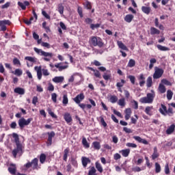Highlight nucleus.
Listing matches in <instances>:
<instances>
[{
	"mask_svg": "<svg viewBox=\"0 0 175 175\" xmlns=\"http://www.w3.org/2000/svg\"><path fill=\"white\" fill-rule=\"evenodd\" d=\"M12 137L14 138L16 144V148L12 150V154L14 157L16 158L17 154H23V145L20 144V139L18 138V135L17 133H14Z\"/></svg>",
	"mask_w": 175,
	"mask_h": 175,
	"instance_id": "obj_1",
	"label": "nucleus"
},
{
	"mask_svg": "<svg viewBox=\"0 0 175 175\" xmlns=\"http://www.w3.org/2000/svg\"><path fill=\"white\" fill-rule=\"evenodd\" d=\"M32 118H28L27 120H25L24 118H21L18 120V124L20 126L21 129H23L24 127L27 125H29L31 124V122L32 121Z\"/></svg>",
	"mask_w": 175,
	"mask_h": 175,
	"instance_id": "obj_2",
	"label": "nucleus"
},
{
	"mask_svg": "<svg viewBox=\"0 0 175 175\" xmlns=\"http://www.w3.org/2000/svg\"><path fill=\"white\" fill-rule=\"evenodd\" d=\"M91 44L94 46V47H96V46L98 47H103V42H102V39L99 37H92L91 40Z\"/></svg>",
	"mask_w": 175,
	"mask_h": 175,
	"instance_id": "obj_3",
	"label": "nucleus"
},
{
	"mask_svg": "<svg viewBox=\"0 0 175 175\" xmlns=\"http://www.w3.org/2000/svg\"><path fill=\"white\" fill-rule=\"evenodd\" d=\"M163 75V70L162 68H159L158 67H154V73L153 75V79H160V77H162V75Z\"/></svg>",
	"mask_w": 175,
	"mask_h": 175,
	"instance_id": "obj_4",
	"label": "nucleus"
},
{
	"mask_svg": "<svg viewBox=\"0 0 175 175\" xmlns=\"http://www.w3.org/2000/svg\"><path fill=\"white\" fill-rule=\"evenodd\" d=\"M42 57H44V61H46L47 62H49L51 59V58H53V53H49V52H45L44 51H43L42 52Z\"/></svg>",
	"mask_w": 175,
	"mask_h": 175,
	"instance_id": "obj_5",
	"label": "nucleus"
},
{
	"mask_svg": "<svg viewBox=\"0 0 175 175\" xmlns=\"http://www.w3.org/2000/svg\"><path fill=\"white\" fill-rule=\"evenodd\" d=\"M48 142L46 146H51L53 144V138L55 136V133L54 131H51V133H48Z\"/></svg>",
	"mask_w": 175,
	"mask_h": 175,
	"instance_id": "obj_6",
	"label": "nucleus"
},
{
	"mask_svg": "<svg viewBox=\"0 0 175 175\" xmlns=\"http://www.w3.org/2000/svg\"><path fill=\"white\" fill-rule=\"evenodd\" d=\"M84 94L81 93L78 94L75 98H73L74 102L77 104H80V102L84 99Z\"/></svg>",
	"mask_w": 175,
	"mask_h": 175,
	"instance_id": "obj_7",
	"label": "nucleus"
},
{
	"mask_svg": "<svg viewBox=\"0 0 175 175\" xmlns=\"http://www.w3.org/2000/svg\"><path fill=\"white\" fill-rule=\"evenodd\" d=\"M133 139H135V140H136L139 143H142L143 144H148V142H147V140H146L145 139H142L139 136H134Z\"/></svg>",
	"mask_w": 175,
	"mask_h": 175,
	"instance_id": "obj_8",
	"label": "nucleus"
},
{
	"mask_svg": "<svg viewBox=\"0 0 175 175\" xmlns=\"http://www.w3.org/2000/svg\"><path fill=\"white\" fill-rule=\"evenodd\" d=\"M64 118L66 122H67V124H70V122L72 121V116H70V113L68 112L65 113L64 116Z\"/></svg>",
	"mask_w": 175,
	"mask_h": 175,
	"instance_id": "obj_9",
	"label": "nucleus"
},
{
	"mask_svg": "<svg viewBox=\"0 0 175 175\" xmlns=\"http://www.w3.org/2000/svg\"><path fill=\"white\" fill-rule=\"evenodd\" d=\"M34 69L37 72V76H38V80H41L42 79V67L36 66Z\"/></svg>",
	"mask_w": 175,
	"mask_h": 175,
	"instance_id": "obj_10",
	"label": "nucleus"
},
{
	"mask_svg": "<svg viewBox=\"0 0 175 175\" xmlns=\"http://www.w3.org/2000/svg\"><path fill=\"white\" fill-rule=\"evenodd\" d=\"M167 110V108L165 106V105L161 104V107L159 109V111L162 114L163 116H166V111Z\"/></svg>",
	"mask_w": 175,
	"mask_h": 175,
	"instance_id": "obj_11",
	"label": "nucleus"
},
{
	"mask_svg": "<svg viewBox=\"0 0 175 175\" xmlns=\"http://www.w3.org/2000/svg\"><path fill=\"white\" fill-rule=\"evenodd\" d=\"M152 93H148L147 96L148 98V100H150V103H152L154 102V98H155V93L154 92V90H151Z\"/></svg>",
	"mask_w": 175,
	"mask_h": 175,
	"instance_id": "obj_12",
	"label": "nucleus"
},
{
	"mask_svg": "<svg viewBox=\"0 0 175 175\" xmlns=\"http://www.w3.org/2000/svg\"><path fill=\"white\" fill-rule=\"evenodd\" d=\"M88 163H91V160L87 157H82V165L83 167H87V165H88Z\"/></svg>",
	"mask_w": 175,
	"mask_h": 175,
	"instance_id": "obj_13",
	"label": "nucleus"
},
{
	"mask_svg": "<svg viewBox=\"0 0 175 175\" xmlns=\"http://www.w3.org/2000/svg\"><path fill=\"white\" fill-rule=\"evenodd\" d=\"M16 165L10 164V167H8V171L10 172V173L11 174H16Z\"/></svg>",
	"mask_w": 175,
	"mask_h": 175,
	"instance_id": "obj_14",
	"label": "nucleus"
},
{
	"mask_svg": "<svg viewBox=\"0 0 175 175\" xmlns=\"http://www.w3.org/2000/svg\"><path fill=\"white\" fill-rule=\"evenodd\" d=\"M15 94H18L19 95H24L25 94V90L21 88H16L14 89Z\"/></svg>",
	"mask_w": 175,
	"mask_h": 175,
	"instance_id": "obj_15",
	"label": "nucleus"
},
{
	"mask_svg": "<svg viewBox=\"0 0 175 175\" xmlns=\"http://www.w3.org/2000/svg\"><path fill=\"white\" fill-rule=\"evenodd\" d=\"M174 129H175L174 124H172L171 126H170V127L166 131L167 135H172V133H173V132H174Z\"/></svg>",
	"mask_w": 175,
	"mask_h": 175,
	"instance_id": "obj_16",
	"label": "nucleus"
},
{
	"mask_svg": "<svg viewBox=\"0 0 175 175\" xmlns=\"http://www.w3.org/2000/svg\"><path fill=\"white\" fill-rule=\"evenodd\" d=\"M118 46L119 47V49H121L122 50H125L126 51H128V48L126 47V46H125V44H124V43H122V42L121 41H118Z\"/></svg>",
	"mask_w": 175,
	"mask_h": 175,
	"instance_id": "obj_17",
	"label": "nucleus"
},
{
	"mask_svg": "<svg viewBox=\"0 0 175 175\" xmlns=\"http://www.w3.org/2000/svg\"><path fill=\"white\" fill-rule=\"evenodd\" d=\"M38 160L37 158H35L31 162V167L35 170V169H38Z\"/></svg>",
	"mask_w": 175,
	"mask_h": 175,
	"instance_id": "obj_18",
	"label": "nucleus"
},
{
	"mask_svg": "<svg viewBox=\"0 0 175 175\" xmlns=\"http://www.w3.org/2000/svg\"><path fill=\"white\" fill-rule=\"evenodd\" d=\"M159 157V154L158 153V149L157 148V146L154 148V152L152 155V159H157Z\"/></svg>",
	"mask_w": 175,
	"mask_h": 175,
	"instance_id": "obj_19",
	"label": "nucleus"
},
{
	"mask_svg": "<svg viewBox=\"0 0 175 175\" xmlns=\"http://www.w3.org/2000/svg\"><path fill=\"white\" fill-rule=\"evenodd\" d=\"M69 154V148H66L64 151L63 159L66 162L68 161V155Z\"/></svg>",
	"mask_w": 175,
	"mask_h": 175,
	"instance_id": "obj_20",
	"label": "nucleus"
},
{
	"mask_svg": "<svg viewBox=\"0 0 175 175\" xmlns=\"http://www.w3.org/2000/svg\"><path fill=\"white\" fill-rule=\"evenodd\" d=\"M150 33H151V35H159V33H161V31L155 27H151L150 28Z\"/></svg>",
	"mask_w": 175,
	"mask_h": 175,
	"instance_id": "obj_21",
	"label": "nucleus"
},
{
	"mask_svg": "<svg viewBox=\"0 0 175 175\" xmlns=\"http://www.w3.org/2000/svg\"><path fill=\"white\" fill-rule=\"evenodd\" d=\"M62 103L64 106H66L69 103V99L68 98V94L63 95Z\"/></svg>",
	"mask_w": 175,
	"mask_h": 175,
	"instance_id": "obj_22",
	"label": "nucleus"
},
{
	"mask_svg": "<svg viewBox=\"0 0 175 175\" xmlns=\"http://www.w3.org/2000/svg\"><path fill=\"white\" fill-rule=\"evenodd\" d=\"M142 10L144 13H145V14H150V12H151V8L142 6Z\"/></svg>",
	"mask_w": 175,
	"mask_h": 175,
	"instance_id": "obj_23",
	"label": "nucleus"
},
{
	"mask_svg": "<svg viewBox=\"0 0 175 175\" xmlns=\"http://www.w3.org/2000/svg\"><path fill=\"white\" fill-rule=\"evenodd\" d=\"M157 47L158 50H160V51H169L170 50V49H169L168 47L163 46L161 44L157 45Z\"/></svg>",
	"mask_w": 175,
	"mask_h": 175,
	"instance_id": "obj_24",
	"label": "nucleus"
},
{
	"mask_svg": "<svg viewBox=\"0 0 175 175\" xmlns=\"http://www.w3.org/2000/svg\"><path fill=\"white\" fill-rule=\"evenodd\" d=\"M133 15L132 14H127L124 17V21H126V23H132V21L133 20Z\"/></svg>",
	"mask_w": 175,
	"mask_h": 175,
	"instance_id": "obj_25",
	"label": "nucleus"
},
{
	"mask_svg": "<svg viewBox=\"0 0 175 175\" xmlns=\"http://www.w3.org/2000/svg\"><path fill=\"white\" fill-rule=\"evenodd\" d=\"M12 73L15 75V76L20 77L23 75V70L20 68H17L15 70V71H12Z\"/></svg>",
	"mask_w": 175,
	"mask_h": 175,
	"instance_id": "obj_26",
	"label": "nucleus"
},
{
	"mask_svg": "<svg viewBox=\"0 0 175 175\" xmlns=\"http://www.w3.org/2000/svg\"><path fill=\"white\" fill-rule=\"evenodd\" d=\"M159 91L161 94H165L166 92V88L162 83L159 85Z\"/></svg>",
	"mask_w": 175,
	"mask_h": 175,
	"instance_id": "obj_27",
	"label": "nucleus"
},
{
	"mask_svg": "<svg viewBox=\"0 0 175 175\" xmlns=\"http://www.w3.org/2000/svg\"><path fill=\"white\" fill-rule=\"evenodd\" d=\"M54 83H62L64 81V77H55L53 79Z\"/></svg>",
	"mask_w": 175,
	"mask_h": 175,
	"instance_id": "obj_28",
	"label": "nucleus"
},
{
	"mask_svg": "<svg viewBox=\"0 0 175 175\" xmlns=\"http://www.w3.org/2000/svg\"><path fill=\"white\" fill-rule=\"evenodd\" d=\"M82 144L85 147V148H90V144H88V142L85 137H83L82 139Z\"/></svg>",
	"mask_w": 175,
	"mask_h": 175,
	"instance_id": "obj_29",
	"label": "nucleus"
},
{
	"mask_svg": "<svg viewBox=\"0 0 175 175\" xmlns=\"http://www.w3.org/2000/svg\"><path fill=\"white\" fill-rule=\"evenodd\" d=\"M139 102H141V103H151V101L148 99V96H146V97H143L139 100Z\"/></svg>",
	"mask_w": 175,
	"mask_h": 175,
	"instance_id": "obj_30",
	"label": "nucleus"
},
{
	"mask_svg": "<svg viewBox=\"0 0 175 175\" xmlns=\"http://www.w3.org/2000/svg\"><path fill=\"white\" fill-rule=\"evenodd\" d=\"M146 85L150 88L152 85V77H148L146 81Z\"/></svg>",
	"mask_w": 175,
	"mask_h": 175,
	"instance_id": "obj_31",
	"label": "nucleus"
},
{
	"mask_svg": "<svg viewBox=\"0 0 175 175\" xmlns=\"http://www.w3.org/2000/svg\"><path fill=\"white\" fill-rule=\"evenodd\" d=\"M118 105L119 106H121L122 107H124L126 103H125V98H122L120 99H119L118 102Z\"/></svg>",
	"mask_w": 175,
	"mask_h": 175,
	"instance_id": "obj_32",
	"label": "nucleus"
},
{
	"mask_svg": "<svg viewBox=\"0 0 175 175\" xmlns=\"http://www.w3.org/2000/svg\"><path fill=\"white\" fill-rule=\"evenodd\" d=\"M154 109V107H146L145 109V113L148 114V116H152V113H151V111Z\"/></svg>",
	"mask_w": 175,
	"mask_h": 175,
	"instance_id": "obj_33",
	"label": "nucleus"
},
{
	"mask_svg": "<svg viewBox=\"0 0 175 175\" xmlns=\"http://www.w3.org/2000/svg\"><path fill=\"white\" fill-rule=\"evenodd\" d=\"M173 98V92L172 90H168L167 91V99L168 100H172V98Z\"/></svg>",
	"mask_w": 175,
	"mask_h": 175,
	"instance_id": "obj_34",
	"label": "nucleus"
},
{
	"mask_svg": "<svg viewBox=\"0 0 175 175\" xmlns=\"http://www.w3.org/2000/svg\"><path fill=\"white\" fill-rule=\"evenodd\" d=\"M118 100V97L117 96H111L109 97V101L111 103H116Z\"/></svg>",
	"mask_w": 175,
	"mask_h": 175,
	"instance_id": "obj_35",
	"label": "nucleus"
},
{
	"mask_svg": "<svg viewBox=\"0 0 175 175\" xmlns=\"http://www.w3.org/2000/svg\"><path fill=\"white\" fill-rule=\"evenodd\" d=\"M154 64H157V59L152 58L150 60L149 69L154 68Z\"/></svg>",
	"mask_w": 175,
	"mask_h": 175,
	"instance_id": "obj_36",
	"label": "nucleus"
},
{
	"mask_svg": "<svg viewBox=\"0 0 175 175\" xmlns=\"http://www.w3.org/2000/svg\"><path fill=\"white\" fill-rule=\"evenodd\" d=\"M136 65V62L133 59H131L128 63L129 68H133Z\"/></svg>",
	"mask_w": 175,
	"mask_h": 175,
	"instance_id": "obj_37",
	"label": "nucleus"
},
{
	"mask_svg": "<svg viewBox=\"0 0 175 175\" xmlns=\"http://www.w3.org/2000/svg\"><path fill=\"white\" fill-rule=\"evenodd\" d=\"M10 24H12V23L9 20L0 21V26L6 25H10Z\"/></svg>",
	"mask_w": 175,
	"mask_h": 175,
	"instance_id": "obj_38",
	"label": "nucleus"
},
{
	"mask_svg": "<svg viewBox=\"0 0 175 175\" xmlns=\"http://www.w3.org/2000/svg\"><path fill=\"white\" fill-rule=\"evenodd\" d=\"M88 175H97L96 169H95V167H92L90 168V170L88 172Z\"/></svg>",
	"mask_w": 175,
	"mask_h": 175,
	"instance_id": "obj_39",
	"label": "nucleus"
},
{
	"mask_svg": "<svg viewBox=\"0 0 175 175\" xmlns=\"http://www.w3.org/2000/svg\"><path fill=\"white\" fill-rule=\"evenodd\" d=\"M58 12L60 14H64V5H62V3H59L58 4Z\"/></svg>",
	"mask_w": 175,
	"mask_h": 175,
	"instance_id": "obj_40",
	"label": "nucleus"
},
{
	"mask_svg": "<svg viewBox=\"0 0 175 175\" xmlns=\"http://www.w3.org/2000/svg\"><path fill=\"white\" fill-rule=\"evenodd\" d=\"M129 152H131V150L129 149L123 150H122V155L126 157L129 155Z\"/></svg>",
	"mask_w": 175,
	"mask_h": 175,
	"instance_id": "obj_41",
	"label": "nucleus"
},
{
	"mask_svg": "<svg viewBox=\"0 0 175 175\" xmlns=\"http://www.w3.org/2000/svg\"><path fill=\"white\" fill-rule=\"evenodd\" d=\"M154 166L156 173H161V165L158 163H155Z\"/></svg>",
	"mask_w": 175,
	"mask_h": 175,
	"instance_id": "obj_42",
	"label": "nucleus"
},
{
	"mask_svg": "<svg viewBox=\"0 0 175 175\" xmlns=\"http://www.w3.org/2000/svg\"><path fill=\"white\" fill-rule=\"evenodd\" d=\"M93 146L96 150H100V144L99 142H93Z\"/></svg>",
	"mask_w": 175,
	"mask_h": 175,
	"instance_id": "obj_43",
	"label": "nucleus"
},
{
	"mask_svg": "<svg viewBox=\"0 0 175 175\" xmlns=\"http://www.w3.org/2000/svg\"><path fill=\"white\" fill-rule=\"evenodd\" d=\"M96 167L97 170L100 172V173H102L103 172V168L102 167V165L99 163H96Z\"/></svg>",
	"mask_w": 175,
	"mask_h": 175,
	"instance_id": "obj_44",
	"label": "nucleus"
},
{
	"mask_svg": "<svg viewBox=\"0 0 175 175\" xmlns=\"http://www.w3.org/2000/svg\"><path fill=\"white\" fill-rule=\"evenodd\" d=\"M27 61H29V62H36V58L27 56L25 58Z\"/></svg>",
	"mask_w": 175,
	"mask_h": 175,
	"instance_id": "obj_45",
	"label": "nucleus"
},
{
	"mask_svg": "<svg viewBox=\"0 0 175 175\" xmlns=\"http://www.w3.org/2000/svg\"><path fill=\"white\" fill-rule=\"evenodd\" d=\"M90 70H92V72H94V76L96 77H98V78H100V72H99V71L98 70H94V68H90Z\"/></svg>",
	"mask_w": 175,
	"mask_h": 175,
	"instance_id": "obj_46",
	"label": "nucleus"
},
{
	"mask_svg": "<svg viewBox=\"0 0 175 175\" xmlns=\"http://www.w3.org/2000/svg\"><path fill=\"white\" fill-rule=\"evenodd\" d=\"M46 161V154H41L40 157V161L41 163H44Z\"/></svg>",
	"mask_w": 175,
	"mask_h": 175,
	"instance_id": "obj_47",
	"label": "nucleus"
},
{
	"mask_svg": "<svg viewBox=\"0 0 175 175\" xmlns=\"http://www.w3.org/2000/svg\"><path fill=\"white\" fill-rule=\"evenodd\" d=\"M124 84H125V81L124 79H121V82L117 83L116 86L118 88H121V87H124Z\"/></svg>",
	"mask_w": 175,
	"mask_h": 175,
	"instance_id": "obj_48",
	"label": "nucleus"
},
{
	"mask_svg": "<svg viewBox=\"0 0 175 175\" xmlns=\"http://www.w3.org/2000/svg\"><path fill=\"white\" fill-rule=\"evenodd\" d=\"M47 111L53 118H57V116L54 114V112L51 111V109L49 108Z\"/></svg>",
	"mask_w": 175,
	"mask_h": 175,
	"instance_id": "obj_49",
	"label": "nucleus"
},
{
	"mask_svg": "<svg viewBox=\"0 0 175 175\" xmlns=\"http://www.w3.org/2000/svg\"><path fill=\"white\" fill-rule=\"evenodd\" d=\"M131 103H133V107L135 110H137V109H139V103H137V101L133 100Z\"/></svg>",
	"mask_w": 175,
	"mask_h": 175,
	"instance_id": "obj_50",
	"label": "nucleus"
},
{
	"mask_svg": "<svg viewBox=\"0 0 175 175\" xmlns=\"http://www.w3.org/2000/svg\"><path fill=\"white\" fill-rule=\"evenodd\" d=\"M161 83L165 85H172V83H170V81H167L166 79H162Z\"/></svg>",
	"mask_w": 175,
	"mask_h": 175,
	"instance_id": "obj_51",
	"label": "nucleus"
},
{
	"mask_svg": "<svg viewBox=\"0 0 175 175\" xmlns=\"http://www.w3.org/2000/svg\"><path fill=\"white\" fill-rule=\"evenodd\" d=\"M126 146V147H131V148H136V147H137V145L133 143H127Z\"/></svg>",
	"mask_w": 175,
	"mask_h": 175,
	"instance_id": "obj_52",
	"label": "nucleus"
},
{
	"mask_svg": "<svg viewBox=\"0 0 175 175\" xmlns=\"http://www.w3.org/2000/svg\"><path fill=\"white\" fill-rule=\"evenodd\" d=\"M51 99L54 103H57V94L55 93L51 94Z\"/></svg>",
	"mask_w": 175,
	"mask_h": 175,
	"instance_id": "obj_53",
	"label": "nucleus"
},
{
	"mask_svg": "<svg viewBox=\"0 0 175 175\" xmlns=\"http://www.w3.org/2000/svg\"><path fill=\"white\" fill-rule=\"evenodd\" d=\"M99 27H100V24L99 23L90 25L91 29H95V28H99Z\"/></svg>",
	"mask_w": 175,
	"mask_h": 175,
	"instance_id": "obj_54",
	"label": "nucleus"
},
{
	"mask_svg": "<svg viewBox=\"0 0 175 175\" xmlns=\"http://www.w3.org/2000/svg\"><path fill=\"white\" fill-rule=\"evenodd\" d=\"M165 174H170V170L169 169V164L167 163L165 166Z\"/></svg>",
	"mask_w": 175,
	"mask_h": 175,
	"instance_id": "obj_55",
	"label": "nucleus"
},
{
	"mask_svg": "<svg viewBox=\"0 0 175 175\" xmlns=\"http://www.w3.org/2000/svg\"><path fill=\"white\" fill-rule=\"evenodd\" d=\"M129 79H130V81L132 84H135V80H136V78H135V76L129 75Z\"/></svg>",
	"mask_w": 175,
	"mask_h": 175,
	"instance_id": "obj_56",
	"label": "nucleus"
},
{
	"mask_svg": "<svg viewBox=\"0 0 175 175\" xmlns=\"http://www.w3.org/2000/svg\"><path fill=\"white\" fill-rule=\"evenodd\" d=\"M100 122H101L103 126L106 128V126H107V124L106 123V122H105V119L102 116H100Z\"/></svg>",
	"mask_w": 175,
	"mask_h": 175,
	"instance_id": "obj_57",
	"label": "nucleus"
},
{
	"mask_svg": "<svg viewBox=\"0 0 175 175\" xmlns=\"http://www.w3.org/2000/svg\"><path fill=\"white\" fill-rule=\"evenodd\" d=\"M18 6H20V8H21V9L23 10H25V9H27V7H25V5L24 4V3H21V2L18 1Z\"/></svg>",
	"mask_w": 175,
	"mask_h": 175,
	"instance_id": "obj_58",
	"label": "nucleus"
},
{
	"mask_svg": "<svg viewBox=\"0 0 175 175\" xmlns=\"http://www.w3.org/2000/svg\"><path fill=\"white\" fill-rule=\"evenodd\" d=\"M85 7L86 8V9H88L89 10H90V9H92V6H91V3L86 1L85 3Z\"/></svg>",
	"mask_w": 175,
	"mask_h": 175,
	"instance_id": "obj_59",
	"label": "nucleus"
},
{
	"mask_svg": "<svg viewBox=\"0 0 175 175\" xmlns=\"http://www.w3.org/2000/svg\"><path fill=\"white\" fill-rule=\"evenodd\" d=\"M41 46H42V47H46V49H50V47H51L49 42H42Z\"/></svg>",
	"mask_w": 175,
	"mask_h": 175,
	"instance_id": "obj_60",
	"label": "nucleus"
},
{
	"mask_svg": "<svg viewBox=\"0 0 175 175\" xmlns=\"http://www.w3.org/2000/svg\"><path fill=\"white\" fill-rule=\"evenodd\" d=\"M13 64H14V65H21L20 60H18V59H17V58H14L13 59Z\"/></svg>",
	"mask_w": 175,
	"mask_h": 175,
	"instance_id": "obj_61",
	"label": "nucleus"
},
{
	"mask_svg": "<svg viewBox=\"0 0 175 175\" xmlns=\"http://www.w3.org/2000/svg\"><path fill=\"white\" fill-rule=\"evenodd\" d=\"M123 131L126 132V133H132V130L131 129H128V127H124Z\"/></svg>",
	"mask_w": 175,
	"mask_h": 175,
	"instance_id": "obj_62",
	"label": "nucleus"
},
{
	"mask_svg": "<svg viewBox=\"0 0 175 175\" xmlns=\"http://www.w3.org/2000/svg\"><path fill=\"white\" fill-rule=\"evenodd\" d=\"M34 51L37 53V54H39L40 55H42V53H43V51L42 49H39L38 48H34Z\"/></svg>",
	"mask_w": 175,
	"mask_h": 175,
	"instance_id": "obj_63",
	"label": "nucleus"
},
{
	"mask_svg": "<svg viewBox=\"0 0 175 175\" xmlns=\"http://www.w3.org/2000/svg\"><path fill=\"white\" fill-rule=\"evenodd\" d=\"M32 103L35 106L36 105V103H38V96H33L32 99Z\"/></svg>",
	"mask_w": 175,
	"mask_h": 175,
	"instance_id": "obj_64",
	"label": "nucleus"
}]
</instances>
